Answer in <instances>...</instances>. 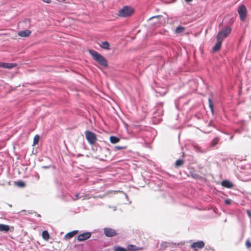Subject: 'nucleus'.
<instances>
[{
  "instance_id": "12",
  "label": "nucleus",
  "mask_w": 251,
  "mask_h": 251,
  "mask_svg": "<svg viewBox=\"0 0 251 251\" xmlns=\"http://www.w3.org/2000/svg\"><path fill=\"white\" fill-rule=\"evenodd\" d=\"M78 230H74L73 231L67 233L64 236V239L69 240L71 239L73 237H74L77 232Z\"/></svg>"
},
{
  "instance_id": "38",
  "label": "nucleus",
  "mask_w": 251,
  "mask_h": 251,
  "mask_svg": "<svg viewBox=\"0 0 251 251\" xmlns=\"http://www.w3.org/2000/svg\"><path fill=\"white\" fill-rule=\"evenodd\" d=\"M126 199H128V196H127V195H126Z\"/></svg>"
},
{
  "instance_id": "6",
  "label": "nucleus",
  "mask_w": 251,
  "mask_h": 251,
  "mask_svg": "<svg viewBox=\"0 0 251 251\" xmlns=\"http://www.w3.org/2000/svg\"><path fill=\"white\" fill-rule=\"evenodd\" d=\"M91 232H85L79 234L77 237V240L78 241H83L89 239L91 237Z\"/></svg>"
},
{
  "instance_id": "20",
  "label": "nucleus",
  "mask_w": 251,
  "mask_h": 251,
  "mask_svg": "<svg viewBox=\"0 0 251 251\" xmlns=\"http://www.w3.org/2000/svg\"><path fill=\"white\" fill-rule=\"evenodd\" d=\"M185 30V28L183 26L177 27L175 30V33L177 34H180L183 32Z\"/></svg>"
},
{
  "instance_id": "27",
  "label": "nucleus",
  "mask_w": 251,
  "mask_h": 251,
  "mask_svg": "<svg viewBox=\"0 0 251 251\" xmlns=\"http://www.w3.org/2000/svg\"><path fill=\"white\" fill-rule=\"evenodd\" d=\"M126 148V147L125 146H116L115 147H114V151H117L118 150H122V149H125Z\"/></svg>"
},
{
  "instance_id": "32",
  "label": "nucleus",
  "mask_w": 251,
  "mask_h": 251,
  "mask_svg": "<svg viewBox=\"0 0 251 251\" xmlns=\"http://www.w3.org/2000/svg\"><path fill=\"white\" fill-rule=\"evenodd\" d=\"M192 176L194 178H197L198 177V175L196 174H193L192 175Z\"/></svg>"
},
{
  "instance_id": "21",
  "label": "nucleus",
  "mask_w": 251,
  "mask_h": 251,
  "mask_svg": "<svg viewBox=\"0 0 251 251\" xmlns=\"http://www.w3.org/2000/svg\"><path fill=\"white\" fill-rule=\"evenodd\" d=\"M224 33H223V32H222L221 31L219 32L217 35V40H220L223 41V40L226 38V37L223 36Z\"/></svg>"
},
{
  "instance_id": "8",
  "label": "nucleus",
  "mask_w": 251,
  "mask_h": 251,
  "mask_svg": "<svg viewBox=\"0 0 251 251\" xmlns=\"http://www.w3.org/2000/svg\"><path fill=\"white\" fill-rule=\"evenodd\" d=\"M158 105H160V107H158V109L154 112L153 113V117H156L157 116H162L163 115V110L162 109V106L163 103L162 102L158 103Z\"/></svg>"
},
{
  "instance_id": "3",
  "label": "nucleus",
  "mask_w": 251,
  "mask_h": 251,
  "mask_svg": "<svg viewBox=\"0 0 251 251\" xmlns=\"http://www.w3.org/2000/svg\"><path fill=\"white\" fill-rule=\"evenodd\" d=\"M85 137L88 143L91 145H94L97 141L96 134L90 131L86 130L85 132Z\"/></svg>"
},
{
  "instance_id": "2",
  "label": "nucleus",
  "mask_w": 251,
  "mask_h": 251,
  "mask_svg": "<svg viewBox=\"0 0 251 251\" xmlns=\"http://www.w3.org/2000/svg\"><path fill=\"white\" fill-rule=\"evenodd\" d=\"M134 12V9L128 6H125L118 11V15L121 17L130 16Z\"/></svg>"
},
{
  "instance_id": "7",
  "label": "nucleus",
  "mask_w": 251,
  "mask_h": 251,
  "mask_svg": "<svg viewBox=\"0 0 251 251\" xmlns=\"http://www.w3.org/2000/svg\"><path fill=\"white\" fill-rule=\"evenodd\" d=\"M204 246V243L203 241H198L197 242L193 243L191 246V247L192 249H194L195 250H196L197 249H202Z\"/></svg>"
},
{
  "instance_id": "18",
  "label": "nucleus",
  "mask_w": 251,
  "mask_h": 251,
  "mask_svg": "<svg viewBox=\"0 0 251 251\" xmlns=\"http://www.w3.org/2000/svg\"><path fill=\"white\" fill-rule=\"evenodd\" d=\"M100 47L102 49L107 50L109 49V44L107 41H104L101 43V44L100 45Z\"/></svg>"
},
{
  "instance_id": "17",
  "label": "nucleus",
  "mask_w": 251,
  "mask_h": 251,
  "mask_svg": "<svg viewBox=\"0 0 251 251\" xmlns=\"http://www.w3.org/2000/svg\"><path fill=\"white\" fill-rule=\"evenodd\" d=\"M222 32H223V33H224V36L225 37H227L228 34L231 32V28L228 27H226L225 29H223L221 30Z\"/></svg>"
},
{
  "instance_id": "25",
  "label": "nucleus",
  "mask_w": 251,
  "mask_h": 251,
  "mask_svg": "<svg viewBox=\"0 0 251 251\" xmlns=\"http://www.w3.org/2000/svg\"><path fill=\"white\" fill-rule=\"evenodd\" d=\"M39 139H40L39 135H38L37 134L36 135L34 136V139H33V146H35V145H37L39 141Z\"/></svg>"
},
{
  "instance_id": "10",
  "label": "nucleus",
  "mask_w": 251,
  "mask_h": 251,
  "mask_svg": "<svg viewBox=\"0 0 251 251\" xmlns=\"http://www.w3.org/2000/svg\"><path fill=\"white\" fill-rule=\"evenodd\" d=\"M221 185L226 188L231 189L233 188V184L232 182H230L228 180H224L222 181Z\"/></svg>"
},
{
  "instance_id": "22",
  "label": "nucleus",
  "mask_w": 251,
  "mask_h": 251,
  "mask_svg": "<svg viewBox=\"0 0 251 251\" xmlns=\"http://www.w3.org/2000/svg\"><path fill=\"white\" fill-rule=\"evenodd\" d=\"M42 237L45 240H48L50 238V235L47 230L42 232Z\"/></svg>"
},
{
  "instance_id": "14",
  "label": "nucleus",
  "mask_w": 251,
  "mask_h": 251,
  "mask_svg": "<svg viewBox=\"0 0 251 251\" xmlns=\"http://www.w3.org/2000/svg\"><path fill=\"white\" fill-rule=\"evenodd\" d=\"M127 249L129 251H135L142 250L143 249V248H142V247L139 248V247H137L135 245H129L127 246Z\"/></svg>"
},
{
  "instance_id": "9",
  "label": "nucleus",
  "mask_w": 251,
  "mask_h": 251,
  "mask_svg": "<svg viewBox=\"0 0 251 251\" xmlns=\"http://www.w3.org/2000/svg\"><path fill=\"white\" fill-rule=\"evenodd\" d=\"M16 66L14 63L0 62V67L2 68L11 69Z\"/></svg>"
},
{
  "instance_id": "33",
  "label": "nucleus",
  "mask_w": 251,
  "mask_h": 251,
  "mask_svg": "<svg viewBox=\"0 0 251 251\" xmlns=\"http://www.w3.org/2000/svg\"><path fill=\"white\" fill-rule=\"evenodd\" d=\"M43 1L47 3H50L51 2V0H43Z\"/></svg>"
},
{
  "instance_id": "29",
  "label": "nucleus",
  "mask_w": 251,
  "mask_h": 251,
  "mask_svg": "<svg viewBox=\"0 0 251 251\" xmlns=\"http://www.w3.org/2000/svg\"><path fill=\"white\" fill-rule=\"evenodd\" d=\"M246 246L247 248H248L251 247V243L249 240L246 241Z\"/></svg>"
},
{
  "instance_id": "34",
  "label": "nucleus",
  "mask_w": 251,
  "mask_h": 251,
  "mask_svg": "<svg viewBox=\"0 0 251 251\" xmlns=\"http://www.w3.org/2000/svg\"><path fill=\"white\" fill-rule=\"evenodd\" d=\"M185 1L187 3H190V2H191V1H192V0H185Z\"/></svg>"
},
{
  "instance_id": "37",
  "label": "nucleus",
  "mask_w": 251,
  "mask_h": 251,
  "mask_svg": "<svg viewBox=\"0 0 251 251\" xmlns=\"http://www.w3.org/2000/svg\"><path fill=\"white\" fill-rule=\"evenodd\" d=\"M43 167L44 168H46V169H47V168H49V166H44V167Z\"/></svg>"
},
{
  "instance_id": "35",
  "label": "nucleus",
  "mask_w": 251,
  "mask_h": 251,
  "mask_svg": "<svg viewBox=\"0 0 251 251\" xmlns=\"http://www.w3.org/2000/svg\"><path fill=\"white\" fill-rule=\"evenodd\" d=\"M159 17H160L159 16H154V17H152L150 19H152V18H158Z\"/></svg>"
},
{
  "instance_id": "11",
  "label": "nucleus",
  "mask_w": 251,
  "mask_h": 251,
  "mask_svg": "<svg viewBox=\"0 0 251 251\" xmlns=\"http://www.w3.org/2000/svg\"><path fill=\"white\" fill-rule=\"evenodd\" d=\"M195 151L198 152L203 153L206 151V149L201 148L198 144H194L193 146Z\"/></svg>"
},
{
  "instance_id": "1",
  "label": "nucleus",
  "mask_w": 251,
  "mask_h": 251,
  "mask_svg": "<svg viewBox=\"0 0 251 251\" xmlns=\"http://www.w3.org/2000/svg\"><path fill=\"white\" fill-rule=\"evenodd\" d=\"M89 52L92 56L93 59L100 65L105 68L108 66L106 59L101 54L93 50H89Z\"/></svg>"
},
{
  "instance_id": "26",
  "label": "nucleus",
  "mask_w": 251,
  "mask_h": 251,
  "mask_svg": "<svg viewBox=\"0 0 251 251\" xmlns=\"http://www.w3.org/2000/svg\"><path fill=\"white\" fill-rule=\"evenodd\" d=\"M209 106L212 113H214V107L211 99H208Z\"/></svg>"
},
{
  "instance_id": "23",
  "label": "nucleus",
  "mask_w": 251,
  "mask_h": 251,
  "mask_svg": "<svg viewBox=\"0 0 251 251\" xmlns=\"http://www.w3.org/2000/svg\"><path fill=\"white\" fill-rule=\"evenodd\" d=\"M184 163V161L182 159H178L176 161L175 166L176 167H179L181 166Z\"/></svg>"
},
{
  "instance_id": "24",
  "label": "nucleus",
  "mask_w": 251,
  "mask_h": 251,
  "mask_svg": "<svg viewBox=\"0 0 251 251\" xmlns=\"http://www.w3.org/2000/svg\"><path fill=\"white\" fill-rule=\"evenodd\" d=\"M220 139L219 137L215 138L211 142V145L212 147L215 146L219 142Z\"/></svg>"
},
{
  "instance_id": "16",
  "label": "nucleus",
  "mask_w": 251,
  "mask_h": 251,
  "mask_svg": "<svg viewBox=\"0 0 251 251\" xmlns=\"http://www.w3.org/2000/svg\"><path fill=\"white\" fill-rule=\"evenodd\" d=\"M9 230V226L8 225L0 224V231L7 232Z\"/></svg>"
},
{
  "instance_id": "28",
  "label": "nucleus",
  "mask_w": 251,
  "mask_h": 251,
  "mask_svg": "<svg viewBox=\"0 0 251 251\" xmlns=\"http://www.w3.org/2000/svg\"><path fill=\"white\" fill-rule=\"evenodd\" d=\"M81 197H82V196H80V194L79 193H76L75 195V197L74 198L72 197V199L74 201H75V200H78V199H79V198H80Z\"/></svg>"
},
{
  "instance_id": "5",
  "label": "nucleus",
  "mask_w": 251,
  "mask_h": 251,
  "mask_svg": "<svg viewBox=\"0 0 251 251\" xmlns=\"http://www.w3.org/2000/svg\"><path fill=\"white\" fill-rule=\"evenodd\" d=\"M105 235L107 237H113L117 234L116 231L110 227H106L103 229Z\"/></svg>"
},
{
  "instance_id": "4",
  "label": "nucleus",
  "mask_w": 251,
  "mask_h": 251,
  "mask_svg": "<svg viewBox=\"0 0 251 251\" xmlns=\"http://www.w3.org/2000/svg\"><path fill=\"white\" fill-rule=\"evenodd\" d=\"M238 12L240 16L241 21H244L246 18L247 11L246 6L242 4L240 5L238 9Z\"/></svg>"
},
{
  "instance_id": "39",
  "label": "nucleus",
  "mask_w": 251,
  "mask_h": 251,
  "mask_svg": "<svg viewBox=\"0 0 251 251\" xmlns=\"http://www.w3.org/2000/svg\"><path fill=\"white\" fill-rule=\"evenodd\" d=\"M232 138H233V136H231V137H230V140H232Z\"/></svg>"
},
{
  "instance_id": "30",
  "label": "nucleus",
  "mask_w": 251,
  "mask_h": 251,
  "mask_svg": "<svg viewBox=\"0 0 251 251\" xmlns=\"http://www.w3.org/2000/svg\"><path fill=\"white\" fill-rule=\"evenodd\" d=\"M231 200L230 199H226L225 200V203L229 205L231 203Z\"/></svg>"
},
{
  "instance_id": "19",
  "label": "nucleus",
  "mask_w": 251,
  "mask_h": 251,
  "mask_svg": "<svg viewBox=\"0 0 251 251\" xmlns=\"http://www.w3.org/2000/svg\"><path fill=\"white\" fill-rule=\"evenodd\" d=\"M110 142L112 144H116L120 141V139L117 137L111 136L110 137Z\"/></svg>"
},
{
  "instance_id": "36",
  "label": "nucleus",
  "mask_w": 251,
  "mask_h": 251,
  "mask_svg": "<svg viewBox=\"0 0 251 251\" xmlns=\"http://www.w3.org/2000/svg\"><path fill=\"white\" fill-rule=\"evenodd\" d=\"M247 212H248V214H249L250 216H251V214L250 211H248Z\"/></svg>"
},
{
  "instance_id": "31",
  "label": "nucleus",
  "mask_w": 251,
  "mask_h": 251,
  "mask_svg": "<svg viewBox=\"0 0 251 251\" xmlns=\"http://www.w3.org/2000/svg\"><path fill=\"white\" fill-rule=\"evenodd\" d=\"M25 183L23 181L18 182V186H19L20 187H24V186H25Z\"/></svg>"
},
{
  "instance_id": "15",
  "label": "nucleus",
  "mask_w": 251,
  "mask_h": 251,
  "mask_svg": "<svg viewBox=\"0 0 251 251\" xmlns=\"http://www.w3.org/2000/svg\"><path fill=\"white\" fill-rule=\"evenodd\" d=\"M222 43V41L218 40L217 43L213 48V51L214 52L218 51L221 48Z\"/></svg>"
},
{
  "instance_id": "13",
  "label": "nucleus",
  "mask_w": 251,
  "mask_h": 251,
  "mask_svg": "<svg viewBox=\"0 0 251 251\" xmlns=\"http://www.w3.org/2000/svg\"><path fill=\"white\" fill-rule=\"evenodd\" d=\"M31 31L29 30H22L18 32V35L22 37H28L30 35Z\"/></svg>"
}]
</instances>
